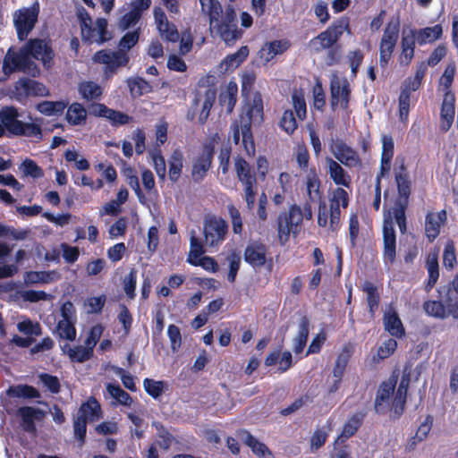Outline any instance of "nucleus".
I'll list each match as a JSON object with an SVG mask.
<instances>
[{"label":"nucleus","instance_id":"nucleus-1","mask_svg":"<svg viewBox=\"0 0 458 458\" xmlns=\"http://www.w3.org/2000/svg\"><path fill=\"white\" fill-rule=\"evenodd\" d=\"M54 53L48 41L42 38H32L24 44L19 51L9 49L3 60V72L10 75L15 72H21L31 76L39 73L38 68L33 59L39 60L44 66L51 65Z\"/></svg>","mask_w":458,"mask_h":458},{"label":"nucleus","instance_id":"nucleus-2","mask_svg":"<svg viewBox=\"0 0 458 458\" xmlns=\"http://www.w3.org/2000/svg\"><path fill=\"white\" fill-rule=\"evenodd\" d=\"M201 12L209 18V29L217 34L228 46L241 38L242 31L237 29L235 10L232 6L222 9L217 0H199Z\"/></svg>","mask_w":458,"mask_h":458},{"label":"nucleus","instance_id":"nucleus-3","mask_svg":"<svg viewBox=\"0 0 458 458\" xmlns=\"http://www.w3.org/2000/svg\"><path fill=\"white\" fill-rule=\"evenodd\" d=\"M77 17L83 41L101 45L111 39L112 35L107 30V21L105 18L93 21L84 8L78 9Z\"/></svg>","mask_w":458,"mask_h":458},{"label":"nucleus","instance_id":"nucleus-4","mask_svg":"<svg viewBox=\"0 0 458 458\" xmlns=\"http://www.w3.org/2000/svg\"><path fill=\"white\" fill-rule=\"evenodd\" d=\"M18 111L14 107H5L0 111V122L11 134L41 139L39 124L22 123L18 120Z\"/></svg>","mask_w":458,"mask_h":458},{"label":"nucleus","instance_id":"nucleus-5","mask_svg":"<svg viewBox=\"0 0 458 458\" xmlns=\"http://www.w3.org/2000/svg\"><path fill=\"white\" fill-rule=\"evenodd\" d=\"M348 21L341 19L334 22L325 31L319 33L312 38L309 46L314 52H320L324 49L331 47L348 29Z\"/></svg>","mask_w":458,"mask_h":458},{"label":"nucleus","instance_id":"nucleus-6","mask_svg":"<svg viewBox=\"0 0 458 458\" xmlns=\"http://www.w3.org/2000/svg\"><path fill=\"white\" fill-rule=\"evenodd\" d=\"M38 13L39 4L36 2L31 7L17 10L13 13V23L19 40H25L34 29L38 21Z\"/></svg>","mask_w":458,"mask_h":458},{"label":"nucleus","instance_id":"nucleus-7","mask_svg":"<svg viewBox=\"0 0 458 458\" xmlns=\"http://www.w3.org/2000/svg\"><path fill=\"white\" fill-rule=\"evenodd\" d=\"M400 22L392 19L386 26L379 44V62L381 66L387 65L399 38Z\"/></svg>","mask_w":458,"mask_h":458},{"label":"nucleus","instance_id":"nucleus-8","mask_svg":"<svg viewBox=\"0 0 458 458\" xmlns=\"http://www.w3.org/2000/svg\"><path fill=\"white\" fill-rule=\"evenodd\" d=\"M227 231V223L221 217H207L203 227L205 245L208 248H217L225 241Z\"/></svg>","mask_w":458,"mask_h":458},{"label":"nucleus","instance_id":"nucleus-9","mask_svg":"<svg viewBox=\"0 0 458 458\" xmlns=\"http://www.w3.org/2000/svg\"><path fill=\"white\" fill-rule=\"evenodd\" d=\"M329 148L338 163L340 162L349 168L361 166V160L358 152L344 140H332Z\"/></svg>","mask_w":458,"mask_h":458},{"label":"nucleus","instance_id":"nucleus-10","mask_svg":"<svg viewBox=\"0 0 458 458\" xmlns=\"http://www.w3.org/2000/svg\"><path fill=\"white\" fill-rule=\"evenodd\" d=\"M331 106L346 110L350 101V85L346 78L333 75L330 83Z\"/></svg>","mask_w":458,"mask_h":458},{"label":"nucleus","instance_id":"nucleus-11","mask_svg":"<svg viewBox=\"0 0 458 458\" xmlns=\"http://www.w3.org/2000/svg\"><path fill=\"white\" fill-rule=\"evenodd\" d=\"M13 94L17 101L23 103L29 97L47 96L48 89L38 81L29 78H21L15 82Z\"/></svg>","mask_w":458,"mask_h":458},{"label":"nucleus","instance_id":"nucleus-12","mask_svg":"<svg viewBox=\"0 0 458 458\" xmlns=\"http://www.w3.org/2000/svg\"><path fill=\"white\" fill-rule=\"evenodd\" d=\"M349 204V195L342 187L333 190L329 195V228L335 231L341 218V208H346Z\"/></svg>","mask_w":458,"mask_h":458},{"label":"nucleus","instance_id":"nucleus-13","mask_svg":"<svg viewBox=\"0 0 458 458\" xmlns=\"http://www.w3.org/2000/svg\"><path fill=\"white\" fill-rule=\"evenodd\" d=\"M383 258L386 264L392 265L396 257V236L391 212L385 215L383 224Z\"/></svg>","mask_w":458,"mask_h":458},{"label":"nucleus","instance_id":"nucleus-14","mask_svg":"<svg viewBox=\"0 0 458 458\" xmlns=\"http://www.w3.org/2000/svg\"><path fill=\"white\" fill-rule=\"evenodd\" d=\"M249 122H243V116H241L240 121L236 120L231 125L233 142L239 144L242 140V146L249 156L253 155L255 152Z\"/></svg>","mask_w":458,"mask_h":458},{"label":"nucleus","instance_id":"nucleus-15","mask_svg":"<svg viewBox=\"0 0 458 458\" xmlns=\"http://www.w3.org/2000/svg\"><path fill=\"white\" fill-rule=\"evenodd\" d=\"M94 63L106 65V72H114L120 66L125 65L129 57L123 51H111L107 49L98 51L92 57Z\"/></svg>","mask_w":458,"mask_h":458},{"label":"nucleus","instance_id":"nucleus-16","mask_svg":"<svg viewBox=\"0 0 458 458\" xmlns=\"http://www.w3.org/2000/svg\"><path fill=\"white\" fill-rule=\"evenodd\" d=\"M213 155V147L206 145L201 152L193 158L191 176L194 182H200L205 178L211 167Z\"/></svg>","mask_w":458,"mask_h":458},{"label":"nucleus","instance_id":"nucleus-17","mask_svg":"<svg viewBox=\"0 0 458 458\" xmlns=\"http://www.w3.org/2000/svg\"><path fill=\"white\" fill-rule=\"evenodd\" d=\"M394 178L397 185L398 193L401 198L404 199L407 202L411 191V179L408 172L404 158L397 157L394 167Z\"/></svg>","mask_w":458,"mask_h":458},{"label":"nucleus","instance_id":"nucleus-18","mask_svg":"<svg viewBox=\"0 0 458 458\" xmlns=\"http://www.w3.org/2000/svg\"><path fill=\"white\" fill-rule=\"evenodd\" d=\"M151 0H137L130 4V12L125 13L119 21V28L123 30L134 26L140 20L142 13L150 7Z\"/></svg>","mask_w":458,"mask_h":458},{"label":"nucleus","instance_id":"nucleus-19","mask_svg":"<svg viewBox=\"0 0 458 458\" xmlns=\"http://www.w3.org/2000/svg\"><path fill=\"white\" fill-rule=\"evenodd\" d=\"M154 18L162 38L171 42H176L179 39L177 29L168 21L165 12L160 7L154 9Z\"/></svg>","mask_w":458,"mask_h":458},{"label":"nucleus","instance_id":"nucleus-20","mask_svg":"<svg viewBox=\"0 0 458 458\" xmlns=\"http://www.w3.org/2000/svg\"><path fill=\"white\" fill-rule=\"evenodd\" d=\"M395 385L396 379L391 377L380 386L375 400V410L377 413H385L389 409L390 398L394 394Z\"/></svg>","mask_w":458,"mask_h":458},{"label":"nucleus","instance_id":"nucleus-21","mask_svg":"<svg viewBox=\"0 0 458 458\" xmlns=\"http://www.w3.org/2000/svg\"><path fill=\"white\" fill-rule=\"evenodd\" d=\"M243 122L251 123H260L263 121V101L259 93H255L251 99L248 100L243 107Z\"/></svg>","mask_w":458,"mask_h":458},{"label":"nucleus","instance_id":"nucleus-22","mask_svg":"<svg viewBox=\"0 0 458 458\" xmlns=\"http://www.w3.org/2000/svg\"><path fill=\"white\" fill-rule=\"evenodd\" d=\"M238 437L259 458H274L272 452L267 445L252 436L248 430H240Z\"/></svg>","mask_w":458,"mask_h":458},{"label":"nucleus","instance_id":"nucleus-23","mask_svg":"<svg viewBox=\"0 0 458 458\" xmlns=\"http://www.w3.org/2000/svg\"><path fill=\"white\" fill-rule=\"evenodd\" d=\"M326 165L330 179L338 186L350 188L352 178L344 167L332 157L326 158Z\"/></svg>","mask_w":458,"mask_h":458},{"label":"nucleus","instance_id":"nucleus-24","mask_svg":"<svg viewBox=\"0 0 458 458\" xmlns=\"http://www.w3.org/2000/svg\"><path fill=\"white\" fill-rule=\"evenodd\" d=\"M305 186L309 202H320L322 199L321 182L315 168L308 171L305 176Z\"/></svg>","mask_w":458,"mask_h":458},{"label":"nucleus","instance_id":"nucleus-25","mask_svg":"<svg viewBox=\"0 0 458 458\" xmlns=\"http://www.w3.org/2000/svg\"><path fill=\"white\" fill-rule=\"evenodd\" d=\"M454 94L445 92L441 107V123L440 128L444 131H447L454 122Z\"/></svg>","mask_w":458,"mask_h":458},{"label":"nucleus","instance_id":"nucleus-26","mask_svg":"<svg viewBox=\"0 0 458 458\" xmlns=\"http://www.w3.org/2000/svg\"><path fill=\"white\" fill-rule=\"evenodd\" d=\"M446 219V213L442 210L438 213H428L425 220V233L429 242L434 241L440 233V228Z\"/></svg>","mask_w":458,"mask_h":458},{"label":"nucleus","instance_id":"nucleus-27","mask_svg":"<svg viewBox=\"0 0 458 458\" xmlns=\"http://www.w3.org/2000/svg\"><path fill=\"white\" fill-rule=\"evenodd\" d=\"M289 47V44L284 40H274L266 43L259 50V58L264 64L270 62L277 55L283 54Z\"/></svg>","mask_w":458,"mask_h":458},{"label":"nucleus","instance_id":"nucleus-28","mask_svg":"<svg viewBox=\"0 0 458 458\" xmlns=\"http://www.w3.org/2000/svg\"><path fill=\"white\" fill-rule=\"evenodd\" d=\"M384 327L385 330L393 336L402 337L404 335L403 323L393 308H389L384 314Z\"/></svg>","mask_w":458,"mask_h":458},{"label":"nucleus","instance_id":"nucleus-29","mask_svg":"<svg viewBox=\"0 0 458 458\" xmlns=\"http://www.w3.org/2000/svg\"><path fill=\"white\" fill-rule=\"evenodd\" d=\"M18 413L21 418L23 429L30 433L36 431L34 421L41 420L44 415L41 410L32 407H21Z\"/></svg>","mask_w":458,"mask_h":458},{"label":"nucleus","instance_id":"nucleus-30","mask_svg":"<svg viewBox=\"0 0 458 458\" xmlns=\"http://www.w3.org/2000/svg\"><path fill=\"white\" fill-rule=\"evenodd\" d=\"M267 249L263 244L252 243L247 246L245 260L252 267H261L266 263Z\"/></svg>","mask_w":458,"mask_h":458},{"label":"nucleus","instance_id":"nucleus-31","mask_svg":"<svg viewBox=\"0 0 458 458\" xmlns=\"http://www.w3.org/2000/svg\"><path fill=\"white\" fill-rule=\"evenodd\" d=\"M409 385L410 376L403 375L392 403V410L397 416H400L403 411Z\"/></svg>","mask_w":458,"mask_h":458},{"label":"nucleus","instance_id":"nucleus-32","mask_svg":"<svg viewBox=\"0 0 458 458\" xmlns=\"http://www.w3.org/2000/svg\"><path fill=\"white\" fill-rule=\"evenodd\" d=\"M382 156H381V165H380V172L378 174L385 175L390 171L391 168V161L394 156V140L389 135H384L382 137Z\"/></svg>","mask_w":458,"mask_h":458},{"label":"nucleus","instance_id":"nucleus-33","mask_svg":"<svg viewBox=\"0 0 458 458\" xmlns=\"http://www.w3.org/2000/svg\"><path fill=\"white\" fill-rule=\"evenodd\" d=\"M238 87L233 81H230L225 90L220 93L219 101L226 114H231L237 101Z\"/></svg>","mask_w":458,"mask_h":458},{"label":"nucleus","instance_id":"nucleus-34","mask_svg":"<svg viewBox=\"0 0 458 458\" xmlns=\"http://www.w3.org/2000/svg\"><path fill=\"white\" fill-rule=\"evenodd\" d=\"M415 33L419 45H425L433 43L440 38L443 34V29L441 25L437 24L433 27L415 30Z\"/></svg>","mask_w":458,"mask_h":458},{"label":"nucleus","instance_id":"nucleus-35","mask_svg":"<svg viewBox=\"0 0 458 458\" xmlns=\"http://www.w3.org/2000/svg\"><path fill=\"white\" fill-rule=\"evenodd\" d=\"M309 319L306 317L301 318L298 326V333L296 337L293 339V352L296 354L301 353L306 345L309 335Z\"/></svg>","mask_w":458,"mask_h":458},{"label":"nucleus","instance_id":"nucleus-36","mask_svg":"<svg viewBox=\"0 0 458 458\" xmlns=\"http://www.w3.org/2000/svg\"><path fill=\"white\" fill-rule=\"evenodd\" d=\"M77 414L87 420L95 421L101 417V408L97 400L91 398L81 406Z\"/></svg>","mask_w":458,"mask_h":458},{"label":"nucleus","instance_id":"nucleus-37","mask_svg":"<svg viewBox=\"0 0 458 458\" xmlns=\"http://www.w3.org/2000/svg\"><path fill=\"white\" fill-rule=\"evenodd\" d=\"M58 278L55 272L30 271L24 275L26 284H48Z\"/></svg>","mask_w":458,"mask_h":458},{"label":"nucleus","instance_id":"nucleus-38","mask_svg":"<svg viewBox=\"0 0 458 458\" xmlns=\"http://www.w3.org/2000/svg\"><path fill=\"white\" fill-rule=\"evenodd\" d=\"M66 119L70 124L82 125L86 123L87 111L81 104L73 103L67 110Z\"/></svg>","mask_w":458,"mask_h":458},{"label":"nucleus","instance_id":"nucleus-39","mask_svg":"<svg viewBox=\"0 0 458 458\" xmlns=\"http://www.w3.org/2000/svg\"><path fill=\"white\" fill-rule=\"evenodd\" d=\"M249 48L246 46L240 47L234 54L228 55L221 63L225 71L237 68L248 56Z\"/></svg>","mask_w":458,"mask_h":458},{"label":"nucleus","instance_id":"nucleus-40","mask_svg":"<svg viewBox=\"0 0 458 458\" xmlns=\"http://www.w3.org/2000/svg\"><path fill=\"white\" fill-rule=\"evenodd\" d=\"M169 178L172 182H177L181 176L183 155L181 150L175 149L169 158Z\"/></svg>","mask_w":458,"mask_h":458},{"label":"nucleus","instance_id":"nucleus-41","mask_svg":"<svg viewBox=\"0 0 458 458\" xmlns=\"http://www.w3.org/2000/svg\"><path fill=\"white\" fill-rule=\"evenodd\" d=\"M205 251L206 250L201 239L197 236V233L194 230H191L190 233V251L188 254L187 261L191 263L192 260H195L197 258L202 256Z\"/></svg>","mask_w":458,"mask_h":458},{"label":"nucleus","instance_id":"nucleus-42","mask_svg":"<svg viewBox=\"0 0 458 458\" xmlns=\"http://www.w3.org/2000/svg\"><path fill=\"white\" fill-rule=\"evenodd\" d=\"M292 104L297 117L303 121L307 117V106L302 90L295 89L291 96Z\"/></svg>","mask_w":458,"mask_h":458},{"label":"nucleus","instance_id":"nucleus-43","mask_svg":"<svg viewBox=\"0 0 458 458\" xmlns=\"http://www.w3.org/2000/svg\"><path fill=\"white\" fill-rule=\"evenodd\" d=\"M234 169L241 182L256 179L255 175L251 173L249 163L241 157L234 158Z\"/></svg>","mask_w":458,"mask_h":458},{"label":"nucleus","instance_id":"nucleus-44","mask_svg":"<svg viewBox=\"0 0 458 458\" xmlns=\"http://www.w3.org/2000/svg\"><path fill=\"white\" fill-rule=\"evenodd\" d=\"M79 92L82 98L93 100L101 96L102 89L95 82L84 81L79 85Z\"/></svg>","mask_w":458,"mask_h":458},{"label":"nucleus","instance_id":"nucleus-45","mask_svg":"<svg viewBox=\"0 0 458 458\" xmlns=\"http://www.w3.org/2000/svg\"><path fill=\"white\" fill-rule=\"evenodd\" d=\"M361 419L358 415L352 416L344 424L341 435L335 440V444H342L355 434L360 425Z\"/></svg>","mask_w":458,"mask_h":458},{"label":"nucleus","instance_id":"nucleus-46","mask_svg":"<svg viewBox=\"0 0 458 458\" xmlns=\"http://www.w3.org/2000/svg\"><path fill=\"white\" fill-rule=\"evenodd\" d=\"M352 356V351L349 347H344L342 352L339 353L335 365L333 370L334 377L337 378V382L340 381L345 368L349 362V360Z\"/></svg>","mask_w":458,"mask_h":458},{"label":"nucleus","instance_id":"nucleus-47","mask_svg":"<svg viewBox=\"0 0 458 458\" xmlns=\"http://www.w3.org/2000/svg\"><path fill=\"white\" fill-rule=\"evenodd\" d=\"M128 86L130 88L131 94L132 97L137 98L145 95L151 91L152 87L150 84L142 78H134L128 81Z\"/></svg>","mask_w":458,"mask_h":458},{"label":"nucleus","instance_id":"nucleus-48","mask_svg":"<svg viewBox=\"0 0 458 458\" xmlns=\"http://www.w3.org/2000/svg\"><path fill=\"white\" fill-rule=\"evenodd\" d=\"M7 394L13 397H23V398H37L39 396L38 392L30 386L18 385L10 386L7 390Z\"/></svg>","mask_w":458,"mask_h":458},{"label":"nucleus","instance_id":"nucleus-49","mask_svg":"<svg viewBox=\"0 0 458 458\" xmlns=\"http://www.w3.org/2000/svg\"><path fill=\"white\" fill-rule=\"evenodd\" d=\"M149 155L152 159L154 169L161 180H165L166 175V165L164 157L161 154V150L157 148L149 151Z\"/></svg>","mask_w":458,"mask_h":458},{"label":"nucleus","instance_id":"nucleus-50","mask_svg":"<svg viewBox=\"0 0 458 458\" xmlns=\"http://www.w3.org/2000/svg\"><path fill=\"white\" fill-rule=\"evenodd\" d=\"M93 351L86 344L69 348L68 356L72 361L83 362L91 358Z\"/></svg>","mask_w":458,"mask_h":458},{"label":"nucleus","instance_id":"nucleus-51","mask_svg":"<svg viewBox=\"0 0 458 458\" xmlns=\"http://www.w3.org/2000/svg\"><path fill=\"white\" fill-rule=\"evenodd\" d=\"M106 390L110 396L122 405L129 406L132 402L130 394L118 385L107 384Z\"/></svg>","mask_w":458,"mask_h":458},{"label":"nucleus","instance_id":"nucleus-52","mask_svg":"<svg viewBox=\"0 0 458 458\" xmlns=\"http://www.w3.org/2000/svg\"><path fill=\"white\" fill-rule=\"evenodd\" d=\"M66 105L62 101H44L37 106V109L43 114L54 115L62 114L65 109Z\"/></svg>","mask_w":458,"mask_h":458},{"label":"nucleus","instance_id":"nucleus-53","mask_svg":"<svg viewBox=\"0 0 458 458\" xmlns=\"http://www.w3.org/2000/svg\"><path fill=\"white\" fill-rule=\"evenodd\" d=\"M18 330L26 335L38 336L42 334L39 323L32 321L30 318H23L17 324Z\"/></svg>","mask_w":458,"mask_h":458},{"label":"nucleus","instance_id":"nucleus-54","mask_svg":"<svg viewBox=\"0 0 458 458\" xmlns=\"http://www.w3.org/2000/svg\"><path fill=\"white\" fill-rule=\"evenodd\" d=\"M426 313L437 318H446V309L441 301H428L423 305Z\"/></svg>","mask_w":458,"mask_h":458},{"label":"nucleus","instance_id":"nucleus-55","mask_svg":"<svg viewBox=\"0 0 458 458\" xmlns=\"http://www.w3.org/2000/svg\"><path fill=\"white\" fill-rule=\"evenodd\" d=\"M411 103V95L409 94V90L402 89L399 96V116L403 122L408 119Z\"/></svg>","mask_w":458,"mask_h":458},{"label":"nucleus","instance_id":"nucleus-56","mask_svg":"<svg viewBox=\"0 0 458 458\" xmlns=\"http://www.w3.org/2000/svg\"><path fill=\"white\" fill-rule=\"evenodd\" d=\"M280 127L289 135L297 129V122L292 110H285L279 122Z\"/></svg>","mask_w":458,"mask_h":458},{"label":"nucleus","instance_id":"nucleus-57","mask_svg":"<svg viewBox=\"0 0 458 458\" xmlns=\"http://www.w3.org/2000/svg\"><path fill=\"white\" fill-rule=\"evenodd\" d=\"M243 184L244 191V199L247 204V208L249 209H252L254 208L255 199H256V183L257 180L252 179L250 181H246L242 182Z\"/></svg>","mask_w":458,"mask_h":458},{"label":"nucleus","instance_id":"nucleus-58","mask_svg":"<svg viewBox=\"0 0 458 458\" xmlns=\"http://www.w3.org/2000/svg\"><path fill=\"white\" fill-rule=\"evenodd\" d=\"M57 330L62 338L72 341L76 337V329L72 320L61 319L58 322Z\"/></svg>","mask_w":458,"mask_h":458},{"label":"nucleus","instance_id":"nucleus-59","mask_svg":"<svg viewBox=\"0 0 458 458\" xmlns=\"http://www.w3.org/2000/svg\"><path fill=\"white\" fill-rule=\"evenodd\" d=\"M106 119L109 121L112 126L115 127L128 124L133 120L131 116L114 109L109 110L106 115Z\"/></svg>","mask_w":458,"mask_h":458},{"label":"nucleus","instance_id":"nucleus-60","mask_svg":"<svg viewBox=\"0 0 458 458\" xmlns=\"http://www.w3.org/2000/svg\"><path fill=\"white\" fill-rule=\"evenodd\" d=\"M456 68L454 63H449L445 69L443 75L440 78L439 86L443 88L445 92H450L449 88L451 87L454 77L455 75Z\"/></svg>","mask_w":458,"mask_h":458},{"label":"nucleus","instance_id":"nucleus-61","mask_svg":"<svg viewBox=\"0 0 458 458\" xmlns=\"http://www.w3.org/2000/svg\"><path fill=\"white\" fill-rule=\"evenodd\" d=\"M65 160L67 162H74L77 169L85 171L89 168V161L81 157L80 154L74 149H68L64 153Z\"/></svg>","mask_w":458,"mask_h":458},{"label":"nucleus","instance_id":"nucleus-62","mask_svg":"<svg viewBox=\"0 0 458 458\" xmlns=\"http://www.w3.org/2000/svg\"><path fill=\"white\" fill-rule=\"evenodd\" d=\"M296 229L293 225L288 223L285 216H280L278 217V236L282 242H285L291 233H295Z\"/></svg>","mask_w":458,"mask_h":458},{"label":"nucleus","instance_id":"nucleus-63","mask_svg":"<svg viewBox=\"0 0 458 458\" xmlns=\"http://www.w3.org/2000/svg\"><path fill=\"white\" fill-rule=\"evenodd\" d=\"M405 204L404 203H398L393 209V215L396 221V224L398 225V227L400 229V232L402 233H405L407 227H406V216H405Z\"/></svg>","mask_w":458,"mask_h":458},{"label":"nucleus","instance_id":"nucleus-64","mask_svg":"<svg viewBox=\"0 0 458 458\" xmlns=\"http://www.w3.org/2000/svg\"><path fill=\"white\" fill-rule=\"evenodd\" d=\"M164 382L156 381L150 378H145L143 386L148 394L157 398L160 396L164 391Z\"/></svg>","mask_w":458,"mask_h":458}]
</instances>
